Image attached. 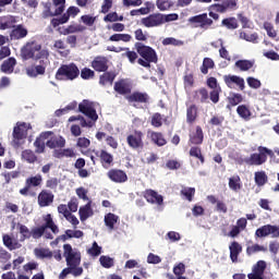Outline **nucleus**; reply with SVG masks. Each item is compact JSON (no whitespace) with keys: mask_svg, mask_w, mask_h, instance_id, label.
<instances>
[{"mask_svg":"<svg viewBox=\"0 0 279 279\" xmlns=\"http://www.w3.org/2000/svg\"><path fill=\"white\" fill-rule=\"evenodd\" d=\"M20 56L24 62L27 60H47L49 58V50L43 49V45L33 40L22 47Z\"/></svg>","mask_w":279,"mask_h":279,"instance_id":"1","label":"nucleus"},{"mask_svg":"<svg viewBox=\"0 0 279 279\" xmlns=\"http://www.w3.org/2000/svg\"><path fill=\"white\" fill-rule=\"evenodd\" d=\"M134 47L138 56H141V58L137 59V64H140V66L151 69V63L158 64V54L154 48L145 46V44L141 41L135 43Z\"/></svg>","mask_w":279,"mask_h":279,"instance_id":"2","label":"nucleus"},{"mask_svg":"<svg viewBox=\"0 0 279 279\" xmlns=\"http://www.w3.org/2000/svg\"><path fill=\"white\" fill-rule=\"evenodd\" d=\"M43 220L45 221L44 225H41L40 227H34L31 230V239H43L47 229L51 230L52 234H58L60 232V229L58 228L57 223L53 222L51 214L44 216Z\"/></svg>","mask_w":279,"mask_h":279,"instance_id":"3","label":"nucleus"},{"mask_svg":"<svg viewBox=\"0 0 279 279\" xmlns=\"http://www.w3.org/2000/svg\"><path fill=\"white\" fill-rule=\"evenodd\" d=\"M54 77L59 82H62L64 80L73 82V80H77V77H80V68H77V64L75 63L62 64L57 70Z\"/></svg>","mask_w":279,"mask_h":279,"instance_id":"4","label":"nucleus"},{"mask_svg":"<svg viewBox=\"0 0 279 279\" xmlns=\"http://www.w3.org/2000/svg\"><path fill=\"white\" fill-rule=\"evenodd\" d=\"M259 153L251 154L250 158L244 159V162L250 166L260 167V165H265L267 162V157L274 158L275 154L274 150L265 147L259 146L257 148Z\"/></svg>","mask_w":279,"mask_h":279,"instance_id":"5","label":"nucleus"},{"mask_svg":"<svg viewBox=\"0 0 279 279\" xmlns=\"http://www.w3.org/2000/svg\"><path fill=\"white\" fill-rule=\"evenodd\" d=\"M63 252L68 267L72 268L74 271L75 269H80L82 276V274H84V268L80 267V264L82 263V254L73 252V246H71V244H64Z\"/></svg>","mask_w":279,"mask_h":279,"instance_id":"6","label":"nucleus"},{"mask_svg":"<svg viewBox=\"0 0 279 279\" xmlns=\"http://www.w3.org/2000/svg\"><path fill=\"white\" fill-rule=\"evenodd\" d=\"M43 185V175L36 174L26 178L25 185L20 190V195L23 197H36V192L34 189Z\"/></svg>","mask_w":279,"mask_h":279,"instance_id":"7","label":"nucleus"},{"mask_svg":"<svg viewBox=\"0 0 279 279\" xmlns=\"http://www.w3.org/2000/svg\"><path fill=\"white\" fill-rule=\"evenodd\" d=\"M32 130V124L27 122H17L13 129L12 146L19 149L23 145V141L27 138V131Z\"/></svg>","mask_w":279,"mask_h":279,"instance_id":"8","label":"nucleus"},{"mask_svg":"<svg viewBox=\"0 0 279 279\" xmlns=\"http://www.w3.org/2000/svg\"><path fill=\"white\" fill-rule=\"evenodd\" d=\"M213 23V19L208 17V13H202L189 19L190 25H194V27H201V29H209Z\"/></svg>","mask_w":279,"mask_h":279,"instance_id":"9","label":"nucleus"},{"mask_svg":"<svg viewBox=\"0 0 279 279\" xmlns=\"http://www.w3.org/2000/svg\"><path fill=\"white\" fill-rule=\"evenodd\" d=\"M78 112H82V114H84L92 121H97V119H99V116L97 114V110H95V104L88 99H84L78 105Z\"/></svg>","mask_w":279,"mask_h":279,"instance_id":"10","label":"nucleus"},{"mask_svg":"<svg viewBox=\"0 0 279 279\" xmlns=\"http://www.w3.org/2000/svg\"><path fill=\"white\" fill-rule=\"evenodd\" d=\"M48 64H49V58L39 59L38 65H31L26 69V74L28 75V77H38V75H45Z\"/></svg>","mask_w":279,"mask_h":279,"instance_id":"11","label":"nucleus"},{"mask_svg":"<svg viewBox=\"0 0 279 279\" xmlns=\"http://www.w3.org/2000/svg\"><path fill=\"white\" fill-rule=\"evenodd\" d=\"M144 27H159L165 23V15L162 13H153L141 21Z\"/></svg>","mask_w":279,"mask_h":279,"instance_id":"12","label":"nucleus"},{"mask_svg":"<svg viewBox=\"0 0 279 279\" xmlns=\"http://www.w3.org/2000/svg\"><path fill=\"white\" fill-rule=\"evenodd\" d=\"M126 143L131 149H141L144 147L143 132L135 130L132 134L128 135Z\"/></svg>","mask_w":279,"mask_h":279,"instance_id":"13","label":"nucleus"},{"mask_svg":"<svg viewBox=\"0 0 279 279\" xmlns=\"http://www.w3.org/2000/svg\"><path fill=\"white\" fill-rule=\"evenodd\" d=\"M56 196L49 190H41L37 196V204L40 208H47L53 204Z\"/></svg>","mask_w":279,"mask_h":279,"instance_id":"14","label":"nucleus"},{"mask_svg":"<svg viewBox=\"0 0 279 279\" xmlns=\"http://www.w3.org/2000/svg\"><path fill=\"white\" fill-rule=\"evenodd\" d=\"M107 178H109L111 182H116V184H123L128 182V173L121 169H110L107 172Z\"/></svg>","mask_w":279,"mask_h":279,"instance_id":"15","label":"nucleus"},{"mask_svg":"<svg viewBox=\"0 0 279 279\" xmlns=\"http://www.w3.org/2000/svg\"><path fill=\"white\" fill-rule=\"evenodd\" d=\"M92 69L96 71V73H106L108 71V58L104 56H97L94 58L90 64Z\"/></svg>","mask_w":279,"mask_h":279,"instance_id":"16","label":"nucleus"},{"mask_svg":"<svg viewBox=\"0 0 279 279\" xmlns=\"http://www.w3.org/2000/svg\"><path fill=\"white\" fill-rule=\"evenodd\" d=\"M49 136H53V132L51 131H46L40 133L38 137H36L34 142V147H35V154H45V141L49 138Z\"/></svg>","mask_w":279,"mask_h":279,"instance_id":"17","label":"nucleus"},{"mask_svg":"<svg viewBox=\"0 0 279 279\" xmlns=\"http://www.w3.org/2000/svg\"><path fill=\"white\" fill-rule=\"evenodd\" d=\"M129 104H149V94L143 92H133L126 96Z\"/></svg>","mask_w":279,"mask_h":279,"instance_id":"18","label":"nucleus"},{"mask_svg":"<svg viewBox=\"0 0 279 279\" xmlns=\"http://www.w3.org/2000/svg\"><path fill=\"white\" fill-rule=\"evenodd\" d=\"M265 269H267V263L265 260H258L253 267V272L247 275L248 279H265Z\"/></svg>","mask_w":279,"mask_h":279,"instance_id":"19","label":"nucleus"},{"mask_svg":"<svg viewBox=\"0 0 279 279\" xmlns=\"http://www.w3.org/2000/svg\"><path fill=\"white\" fill-rule=\"evenodd\" d=\"M144 198L148 204H157V206H162V204H165L162 195L158 194V192L154 190H146L144 192Z\"/></svg>","mask_w":279,"mask_h":279,"instance_id":"20","label":"nucleus"},{"mask_svg":"<svg viewBox=\"0 0 279 279\" xmlns=\"http://www.w3.org/2000/svg\"><path fill=\"white\" fill-rule=\"evenodd\" d=\"M223 82L228 88H232V84H235V86H239L240 90H245V80H243V77L229 74L223 76Z\"/></svg>","mask_w":279,"mask_h":279,"instance_id":"21","label":"nucleus"},{"mask_svg":"<svg viewBox=\"0 0 279 279\" xmlns=\"http://www.w3.org/2000/svg\"><path fill=\"white\" fill-rule=\"evenodd\" d=\"M82 236H84V232L82 230L68 229L65 230L64 234L57 236L54 241L56 243H60V241L65 243V241H69V239H82Z\"/></svg>","mask_w":279,"mask_h":279,"instance_id":"22","label":"nucleus"},{"mask_svg":"<svg viewBox=\"0 0 279 279\" xmlns=\"http://www.w3.org/2000/svg\"><path fill=\"white\" fill-rule=\"evenodd\" d=\"M2 243L9 252H14V250H21L23 247V244H21L19 240H14L10 234L2 235Z\"/></svg>","mask_w":279,"mask_h":279,"instance_id":"23","label":"nucleus"},{"mask_svg":"<svg viewBox=\"0 0 279 279\" xmlns=\"http://www.w3.org/2000/svg\"><path fill=\"white\" fill-rule=\"evenodd\" d=\"M27 34H29L27 28L23 24H19L11 31L10 38L11 40H23V38L27 37Z\"/></svg>","mask_w":279,"mask_h":279,"instance_id":"24","label":"nucleus"},{"mask_svg":"<svg viewBox=\"0 0 279 279\" xmlns=\"http://www.w3.org/2000/svg\"><path fill=\"white\" fill-rule=\"evenodd\" d=\"M190 145H202L204 143V130L197 125L195 131L190 133Z\"/></svg>","mask_w":279,"mask_h":279,"instance_id":"25","label":"nucleus"},{"mask_svg":"<svg viewBox=\"0 0 279 279\" xmlns=\"http://www.w3.org/2000/svg\"><path fill=\"white\" fill-rule=\"evenodd\" d=\"M113 90L118 93V95H131L132 86L125 80H120L114 83Z\"/></svg>","mask_w":279,"mask_h":279,"instance_id":"26","label":"nucleus"},{"mask_svg":"<svg viewBox=\"0 0 279 279\" xmlns=\"http://www.w3.org/2000/svg\"><path fill=\"white\" fill-rule=\"evenodd\" d=\"M229 252L231 262L239 263V255L243 252V246L239 242L233 241L229 245Z\"/></svg>","mask_w":279,"mask_h":279,"instance_id":"27","label":"nucleus"},{"mask_svg":"<svg viewBox=\"0 0 279 279\" xmlns=\"http://www.w3.org/2000/svg\"><path fill=\"white\" fill-rule=\"evenodd\" d=\"M147 134L151 143H154V145H157V147H165V145H167V138H165V135L162 133L156 131H148Z\"/></svg>","mask_w":279,"mask_h":279,"instance_id":"28","label":"nucleus"},{"mask_svg":"<svg viewBox=\"0 0 279 279\" xmlns=\"http://www.w3.org/2000/svg\"><path fill=\"white\" fill-rule=\"evenodd\" d=\"M197 117H199L197 105H190L186 108V123H189V125H193V123L197 121Z\"/></svg>","mask_w":279,"mask_h":279,"instance_id":"29","label":"nucleus"},{"mask_svg":"<svg viewBox=\"0 0 279 279\" xmlns=\"http://www.w3.org/2000/svg\"><path fill=\"white\" fill-rule=\"evenodd\" d=\"M16 66V58L10 57L9 59L4 60L0 66V71L10 75L14 73V68Z\"/></svg>","mask_w":279,"mask_h":279,"instance_id":"30","label":"nucleus"},{"mask_svg":"<svg viewBox=\"0 0 279 279\" xmlns=\"http://www.w3.org/2000/svg\"><path fill=\"white\" fill-rule=\"evenodd\" d=\"M46 146L49 149H63V147H66V140L62 136L52 137L46 142Z\"/></svg>","mask_w":279,"mask_h":279,"instance_id":"31","label":"nucleus"},{"mask_svg":"<svg viewBox=\"0 0 279 279\" xmlns=\"http://www.w3.org/2000/svg\"><path fill=\"white\" fill-rule=\"evenodd\" d=\"M53 158L62 159V158H75L77 154L73 148H60L53 150Z\"/></svg>","mask_w":279,"mask_h":279,"instance_id":"32","label":"nucleus"},{"mask_svg":"<svg viewBox=\"0 0 279 279\" xmlns=\"http://www.w3.org/2000/svg\"><path fill=\"white\" fill-rule=\"evenodd\" d=\"M16 27V17L7 15L0 20V29H14Z\"/></svg>","mask_w":279,"mask_h":279,"instance_id":"33","label":"nucleus"},{"mask_svg":"<svg viewBox=\"0 0 279 279\" xmlns=\"http://www.w3.org/2000/svg\"><path fill=\"white\" fill-rule=\"evenodd\" d=\"M53 7L57 8L54 13L47 14L45 13L44 17L47 16H60L64 12V8H66V0H52Z\"/></svg>","mask_w":279,"mask_h":279,"instance_id":"34","label":"nucleus"},{"mask_svg":"<svg viewBox=\"0 0 279 279\" xmlns=\"http://www.w3.org/2000/svg\"><path fill=\"white\" fill-rule=\"evenodd\" d=\"M95 154L100 158L102 167H110V165L114 162V157L112 156V154L107 153L106 150H100V154L99 151H95Z\"/></svg>","mask_w":279,"mask_h":279,"instance_id":"35","label":"nucleus"},{"mask_svg":"<svg viewBox=\"0 0 279 279\" xmlns=\"http://www.w3.org/2000/svg\"><path fill=\"white\" fill-rule=\"evenodd\" d=\"M22 160L27 162L28 165H34L35 162H38V156H36V153L32 149H25L21 154Z\"/></svg>","mask_w":279,"mask_h":279,"instance_id":"36","label":"nucleus"},{"mask_svg":"<svg viewBox=\"0 0 279 279\" xmlns=\"http://www.w3.org/2000/svg\"><path fill=\"white\" fill-rule=\"evenodd\" d=\"M78 215L81 221H86L88 217H93V208H90V201L83 207H80Z\"/></svg>","mask_w":279,"mask_h":279,"instance_id":"37","label":"nucleus"},{"mask_svg":"<svg viewBox=\"0 0 279 279\" xmlns=\"http://www.w3.org/2000/svg\"><path fill=\"white\" fill-rule=\"evenodd\" d=\"M227 99H228L227 108H234V106H239V104L243 102V95L233 93V94H230V96Z\"/></svg>","mask_w":279,"mask_h":279,"instance_id":"38","label":"nucleus"},{"mask_svg":"<svg viewBox=\"0 0 279 279\" xmlns=\"http://www.w3.org/2000/svg\"><path fill=\"white\" fill-rule=\"evenodd\" d=\"M114 77H117V74H114V72H104V74L99 76L100 86H106V84H112V82H114Z\"/></svg>","mask_w":279,"mask_h":279,"instance_id":"39","label":"nucleus"},{"mask_svg":"<svg viewBox=\"0 0 279 279\" xmlns=\"http://www.w3.org/2000/svg\"><path fill=\"white\" fill-rule=\"evenodd\" d=\"M254 180L257 186H265L269 182V177H267V172L265 171H257L255 172Z\"/></svg>","mask_w":279,"mask_h":279,"instance_id":"40","label":"nucleus"},{"mask_svg":"<svg viewBox=\"0 0 279 279\" xmlns=\"http://www.w3.org/2000/svg\"><path fill=\"white\" fill-rule=\"evenodd\" d=\"M17 229L21 234V238H20L21 242L32 239V230H29L27 226L17 223Z\"/></svg>","mask_w":279,"mask_h":279,"instance_id":"41","label":"nucleus"},{"mask_svg":"<svg viewBox=\"0 0 279 279\" xmlns=\"http://www.w3.org/2000/svg\"><path fill=\"white\" fill-rule=\"evenodd\" d=\"M194 99H199L201 104H208L209 94L205 87L194 92Z\"/></svg>","mask_w":279,"mask_h":279,"instance_id":"42","label":"nucleus"},{"mask_svg":"<svg viewBox=\"0 0 279 279\" xmlns=\"http://www.w3.org/2000/svg\"><path fill=\"white\" fill-rule=\"evenodd\" d=\"M190 156L192 158H197L201 165H204V162H206V158L204 157V154H202V148L199 146H192L190 148Z\"/></svg>","mask_w":279,"mask_h":279,"instance_id":"43","label":"nucleus"},{"mask_svg":"<svg viewBox=\"0 0 279 279\" xmlns=\"http://www.w3.org/2000/svg\"><path fill=\"white\" fill-rule=\"evenodd\" d=\"M119 221V216L109 213L105 216V226L109 228V230H114V225H117Z\"/></svg>","mask_w":279,"mask_h":279,"instance_id":"44","label":"nucleus"},{"mask_svg":"<svg viewBox=\"0 0 279 279\" xmlns=\"http://www.w3.org/2000/svg\"><path fill=\"white\" fill-rule=\"evenodd\" d=\"M221 26L227 29H239V21L236 17H226L222 20Z\"/></svg>","mask_w":279,"mask_h":279,"instance_id":"45","label":"nucleus"},{"mask_svg":"<svg viewBox=\"0 0 279 279\" xmlns=\"http://www.w3.org/2000/svg\"><path fill=\"white\" fill-rule=\"evenodd\" d=\"M208 69H215V61L211 58H204L203 64L201 65V73L208 75Z\"/></svg>","mask_w":279,"mask_h":279,"instance_id":"46","label":"nucleus"},{"mask_svg":"<svg viewBox=\"0 0 279 279\" xmlns=\"http://www.w3.org/2000/svg\"><path fill=\"white\" fill-rule=\"evenodd\" d=\"M229 189H231V191H234L235 193L238 191H241L242 185H241V177L239 175H233L229 179Z\"/></svg>","mask_w":279,"mask_h":279,"instance_id":"47","label":"nucleus"},{"mask_svg":"<svg viewBox=\"0 0 279 279\" xmlns=\"http://www.w3.org/2000/svg\"><path fill=\"white\" fill-rule=\"evenodd\" d=\"M84 31H86V27L80 24L69 25L66 28L63 29V36H69V34H77L78 32Z\"/></svg>","mask_w":279,"mask_h":279,"instance_id":"48","label":"nucleus"},{"mask_svg":"<svg viewBox=\"0 0 279 279\" xmlns=\"http://www.w3.org/2000/svg\"><path fill=\"white\" fill-rule=\"evenodd\" d=\"M120 51H125V53H123V56L125 58H128V60L131 64H134L136 62V60H138V52H136L134 50H130V48H121Z\"/></svg>","mask_w":279,"mask_h":279,"instance_id":"49","label":"nucleus"},{"mask_svg":"<svg viewBox=\"0 0 279 279\" xmlns=\"http://www.w3.org/2000/svg\"><path fill=\"white\" fill-rule=\"evenodd\" d=\"M236 112L241 119H244L245 121L250 120V117H252V111H250V108L245 105H240L236 108Z\"/></svg>","mask_w":279,"mask_h":279,"instance_id":"50","label":"nucleus"},{"mask_svg":"<svg viewBox=\"0 0 279 279\" xmlns=\"http://www.w3.org/2000/svg\"><path fill=\"white\" fill-rule=\"evenodd\" d=\"M69 274H72L74 278H77L78 276H82V270L81 269L73 270V268H70V266H68L60 272L59 279H65L66 276H69Z\"/></svg>","mask_w":279,"mask_h":279,"instance_id":"51","label":"nucleus"},{"mask_svg":"<svg viewBox=\"0 0 279 279\" xmlns=\"http://www.w3.org/2000/svg\"><path fill=\"white\" fill-rule=\"evenodd\" d=\"M258 252H267V247L259 245V244H253V245H248L246 247L247 256H252L253 254H256Z\"/></svg>","mask_w":279,"mask_h":279,"instance_id":"52","label":"nucleus"},{"mask_svg":"<svg viewBox=\"0 0 279 279\" xmlns=\"http://www.w3.org/2000/svg\"><path fill=\"white\" fill-rule=\"evenodd\" d=\"M240 38H242V40H246V43H253L256 45V43H258V33L247 34L245 32H241Z\"/></svg>","mask_w":279,"mask_h":279,"instance_id":"53","label":"nucleus"},{"mask_svg":"<svg viewBox=\"0 0 279 279\" xmlns=\"http://www.w3.org/2000/svg\"><path fill=\"white\" fill-rule=\"evenodd\" d=\"M235 66L240 69V71H250V69L254 66V62L250 60H238Z\"/></svg>","mask_w":279,"mask_h":279,"instance_id":"54","label":"nucleus"},{"mask_svg":"<svg viewBox=\"0 0 279 279\" xmlns=\"http://www.w3.org/2000/svg\"><path fill=\"white\" fill-rule=\"evenodd\" d=\"M181 195H183L187 202H193V197H195V187H183L181 190Z\"/></svg>","mask_w":279,"mask_h":279,"instance_id":"55","label":"nucleus"},{"mask_svg":"<svg viewBox=\"0 0 279 279\" xmlns=\"http://www.w3.org/2000/svg\"><path fill=\"white\" fill-rule=\"evenodd\" d=\"M156 5L160 12H167V10L173 7V3H171L169 0H157Z\"/></svg>","mask_w":279,"mask_h":279,"instance_id":"56","label":"nucleus"},{"mask_svg":"<svg viewBox=\"0 0 279 279\" xmlns=\"http://www.w3.org/2000/svg\"><path fill=\"white\" fill-rule=\"evenodd\" d=\"M264 29L267 32L269 38H276L278 36V32L274 29V24L270 22H264Z\"/></svg>","mask_w":279,"mask_h":279,"instance_id":"57","label":"nucleus"},{"mask_svg":"<svg viewBox=\"0 0 279 279\" xmlns=\"http://www.w3.org/2000/svg\"><path fill=\"white\" fill-rule=\"evenodd\" d=\"M35 254L39 258H52L53 257V253L49 248H36Z\"/></svg>","mask_w":279,"mask_h":279,"instance_id":"58","label":"nucleus"},{"mask_svg":"<svg viewBox=\"0 0 279 279\" xmlns=\"http://www.w3.org/2000/svg\"><path fill=\"white\" fill-rule=\"evenodd\" d=\"M99 260H100V265L105 267V269H110V267L114 266V259H112L109 256L102 255L100 256Z\"/></svg>","mask_w":279,"mask_h":279,"instance_id":"59","label":"nucleus"},{"mask_svg":"<svg viewBox=\"0 0 279 279\" xmlns=\"http://www.w3.org/2000/svg\"><path fill=\"white\" fill-rule=\"evenodd\" d=\"M255 236L257 239H264L265 236H269V225L262 226L255 231Z\"/></svg>","mask_w":279,"mask_h":279,"instance_id":"60","label":"nucleus"},{"mask_svg":"<svg viewBox=\"0 0 279 279\" xmlns=\"http://www.w3.org/2000/svg\"><path fill=\"white\" fill-rule=\"evenodd\" d=\"M150 125L153 128H162V114L156 112L151 116Z\"/></svg>","mask_w":279,"mask_h":279,"instance_id":"61","label":"nucleus"},{"mask_svg":"<svg viewBox=\"0 0 279 279\" xmlns=\"http://www.w3.org/2000/svg\"><path fill=\"white\" fill-rule=\"evenodd\" d=\"M82 80H93L95 77V71L90 70V68H83L81 70Z\"/></svg>","mask_w":279,"mask_h":279,"instance_id":"62","label":"nucleus"},{"mask_svg":"<svg viewBox=\"0 0 279 279\" xmlns=\"http://www.w3.org/2000/svg\"><path fill=\"white\" fill-rule=\"evenodd\" d=\"M222 93V89L219 88V89H211L209 92V99L213 104H217L220 99V95Z\"/></svg>","mask_w":279,"mask_h":279,"instance_id":"63","label":"nucleus"},{"mask_svg":"<svg viewBox=\"0 0 279 279\" xmlns=\"http://www.w3.org/2000/svg\"><path fill=\"white\" fill-rule=\"evenodd\" d=\"M87 254L89 256H99L101 254V246L97 242H94L92 247L87 250Z\"/></svg>","mask_w":279,"mask_h":279,"instance_id":"64","label":"nucleus"}]
</instances>
